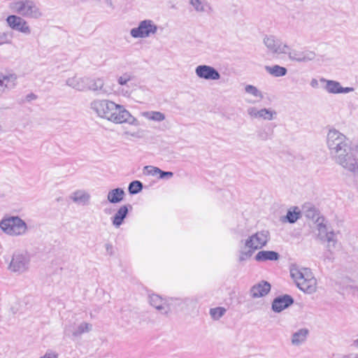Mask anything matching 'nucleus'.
<instances>
[{"label":"nucleus","instance_id":"1","mask_svg":"<svg viewBox=\"0 0 358 358\" xmlns=\"http://www.w3.org/2000/svg\"><path fill=\"white\" fill-rule=\"evenodd\" d=\"M90 108L97 117L115 124L127 123L139 126V121L134 117L122 105L117 104L106 99H96L90 104Z\"/></svg>","mask_w":358,"mask_h":358},{"label":"nucleus","instance_id":"2","mask_svg":"<svg viewBox=\"0 0 358 358\" xmlns=\"http://www.w3.org/2000/svg\"><path fill=\"white\" fill-rule=\"evenodd\" d=\"M337 163L345 169L358 172V159L352 141L337 131Z\"/></svg>","mask_w":358,"mask_h":358},{"label":"nucleus","instance_id":"3","mask_svg":"<svg viewBox=\"0 0 358 358\" xmlns=\"http://www.w3.org/2000/svg\"><path fill=\"white\" fill-rule=\"evenodd\" d=\"M270 240V233L263 229L249 236L245 240L241 241L239 251V260L245 261L252 256L256 250H260L266 245Z\"/></svg>","mask_w":358,"mask_h":358},{"label":"nucleus","instance_id":"4","mask_svg":"<svg viewBox=\"0 0 358 358\" xmlns=\"http://www.w3.org/2000/svg\"><path fill=\"white\" fill-rule=\"evenodd\" d=\"M290 275L296 286L306 294H313L317 289V280L313 276L310 269L292 265Z\"/></svg>","mask_w":358,"mask_h":358},{"label":"nucleus","instance_id":"5","mask_svg":"<svg viewBox=\"0 0 358 358\" xmlns=\"http://www.w3.org/2000/svg\"><path fill=\"white\" fill-rule=\"evenodd\" d=\"M306 217L312 220H316L317 222L318 236L321 241L326 243V248L330 255L327 256L328 258L334 259V254L336 248V239L335 234L333 231H328L327 227L323 223L324 219L319 217V213L315 208H309L306 211Z\"/></svg>","mask_w":358,"mask_h":358},{"label":"nucleus","instance_id":"6","mask_svg":"<svg viewBox=\"0 0 358 358\" xmlns=\"http://www.w3.org/2000/svg\"><path fill=\"white\" fill-rule=\"evenodd\" d=\"M0 228L10 236H24L28 229L26 222L18 216L4 217L0 221Z\"/></svg>","mask_w":358,"mask_h":358},{"label":"nucleus","instance_id":"7","mask_svg":"<svg viewBox=\"0 0 358 358\" xmlns=\"http://www.w3.org/2000/svg\"><path fill=\"white\" fill-rule=\"evenodd\" d=\"M30 263V254L26 250L19 249L13 253L8 269L12 273L20 275L29 271Z\"/></svg>","mask_w":358,"mask_h":358},{"label":"nucleus","instance_id":"8","mask_svg":"<svg viewBox=\"0 0 358 358\" xmlns=\"http://www.w3.org/2000/svg\"><path fill=\"white\" fill-rule=\"evenodd\" d=\"M10 8L19 15L27 18L38 19L42 12L36 4L31 0H20L10 4Z\"/></svg>","mask_w":358,"mask_h":358},{"label":"nucleus","instance_id":"9","mask_svg":"<svg viewBox=\"0 0 358 358\" xmlns=\"http://www.w3.org/2000/svg\"><path fill=\"white\" fill-rule=\"evenodd\" d=\"M157 29V26L152 20H144L139 22L137 27L130 30V34L134 38H145L155 34Z\"/></svg>","mask_w":358,"mask_h":358},{"label":"nucleus","instance_id":"10","mask_svg":"<svg viewBox=\"0 0 358 358\" xmlns=\"http://www.w3.org/2000/svg\"><path fill=\"white\" fill-rule=\"evenodd\" d=\"M263 43L268 51L274 55H285L289 50V45L274 35H265L263 38Z\"/></svg>","mask_w":358,"mask_h":358},{"label":"nucleus","instance_id":"11","mask_svg":"<svg viewBox=\"0 0 358 358\" xmlns=\"http://www.w3.org/2000/svg\"><path fill=\"white\" fill-rule=\"evenodd\" d=\"M289 59L299 63H307L313 61L316 57V53L308 49L296 50L292 49L289 46L287 54Z\"/></svg>","mask_w":358,"mask_h":358},{"label":"nucleus","instance_id":"12","mask_svg":"<svg viewBox=\"0 0 358 358\" xmlns=\"http://www.w3.org/2000/svg\"><path fill=\"white\" fill-rule=\"evenodd\" d=\"M17 76L15 73L0 72V96L8 93L17 85Z\"/></svg>","mask_w":358,"mask_h":358},{"label":"nucleus","instance_id":"13","mask_svg":"<svg viewBox=\"0 0 358 358\" xmlns=\"http://www.w3.org/2000/svg\"><path fill=\"white\" fill-rule=\"evenodd\" d=\"M6 22L13 30L29 35L31 34V28L27 22L20 16L10 15L7 17Z\"/></svg>","mask_w":358,"mask_h":358},{"label":"nucleus","instance_id":"14","mask_svg":"<svg viewBox=\"0 0 358 358\" xmlns=\"http://www.w3.org/2000/svg\"><path fill=\"white\" fill-rule=\"evenodd\" d=\"M134 80V76L131 73L126 72L118 76L117 82L120 85L119 92L124 96H129L135 88V85L131 83Z\"/></svg>","mask_w":358,"mask_h":358},{"label":"nucleus","instance_id":"15","mask_svg":"<svg viewBox=\"0 0 358 358\" xmlns=\"http://www.w3.org/2000/svg\"><path fill=\"white\" fill-rule=\"evenodd\" d=\"M195 73L199 78L207 80H217L220 78V73L214 67L205 64L197 66Z\"/></svg>","mask_w":358,"mask_h":358},{"label":"nucleus","instance_id":"16","mask_svg":"<svg viewBox=\"0 0 358 358\" xmlns=\"http://www.w3.org/2000/svg\"><path fill=\"white\" fill-rule=\"evenodd\" d=\"M149 302L153 308L163 315H168L171 312V307L167 301L157 294H150Z\"/></svg>","mask_w":358,"mask_h":358},{"label":"nucleus","instance_id":"17","mask_svg":"<svg viewBox=\"0 0 358 358\" xmlns=\"http://www.w3.org/2000/svg\"><path fill=\"white\" fill-rule=\"evenodd\" d=\"M294 303L293 298L287 294L278 296L272 303V310L275 313H280Z\"/></svg>","mask_w":358,"mask_h":358},{"label":"nucleus","instance_id":"18","mask_svg":"<svg viewBox=\"0 0 358 358\" xmlns=\"http://www.w3.org/2000/svg\"><path fill=\"white\" fill-rule=\"evenodd\" d=\"M270 290V283L262 280L250 288V294L252 298L257 299L265 296L269 293Z\"/></svg>","mask_w":358,"mask_h":358},{"label":"nucleus","instance_id":"19","mask_svg":"<svg viewBox=\"0 0 358 358\" xmlns=\"http://www.w3.org/2000/svg\"><path fill=\"white\" fill-rule=\"evenodd\" d=\"M70 199L76 204L87 206L90 203L91 195L84 189H78L71 194Z\"/></svg>","mask_w":358,"mask_h":358},{"label":"nucleus","instance_id":"20","mask_svg":"<svg viewBox=\"0 0 358 358\" xmlns=\"http://www.w3.org/2000/svg\"><path fill=\"white\" fill-rule=\"evenodd\" d=\"M86 81L87 77L73 76L66 79V85L77 91L85 92L87 87Z\"/></svg>","mask_w":358,"mask_h":358},{"label":"nucleus","instance_id":"21","mask_svg":"<svg viewBox=\"0 0 358 358\" xmlns=\"http://www.w3.org/2000/svg\"><path fill=\"white\" fill-rule=\"evenodd\" d=\"M128 213V206L127 205L121 206L111 217L113 225L115 228H119L124 222V220L127 217Z\"/></svg>","mask_w":358,"mask_h":358},{"label":"nucleus","instance_id":"22","mask_svg":"<svg viewBox=\"0 0 358 358\" xmlns=\"http://www.w3.org/2000/svg\"><path fill=\"white\" fill-rule=\"evenodd\" d=\"M309 331L308 329L302 328L294 332L292 336L291 343L294 346H300L306 342Z\"/></svg>","mask_w":358,"mask_h":358},{"label":"nucleus","instance_id":"23","mask_svg":"<svg viewBox=\"0 0 358 358\" xmlns=\"http://www.w3.org/2000/svg\"><path fill=\"white\" fill-rule=\"evenodd\" d=\"M280 255L274 251L262 250L257 252L255 259L257 262L277 261Z\"/></svg>","mask_w":358,"mask_h":358},{"label":"nucleus","instance_id":"24","mask_svg":"<svg viewBox=\"0 0 358 358\" xmlns=\"http://www.w3.org/2000/svg\"><path fill=\"white\" fill-rule=\"evenodd\" d=\"M86 91H103L104 86V80L102 78H91L87 77V81L85 83Z\"/></svg>","mask_w":358,"mask_h":358},{"label":"nucleus","instance_id":"25","mask_svg":"<svg viewBox=\"0 0 358 358\" xmlns=\"http://www.w3.org/2000/svg\"><path fill=\"white\" fill-rule=\"evenodd\" d=\"M125 192L123 189L117 187L108 192L107 199L111 203H117L124 199Z\"/></svg>","mask_w":358,"mask_h":358},{"label":"nucleus","instance_id":"26","mask_svg":"<svg viewBox=\"0 0 358 358\" xmlns=\"http://www.w3.org/2000/svg\"><path fill=\"white\" fill-rule=\"evenodd\" d=\"M189 4L197 13H205L212 9L206 0H189Z\"/></svg>","mask_w":358,"mask_h":358},{"label":"nucleus","instance_id":"27","mask_svg":"<svg viewBox=\"0 0 358 358\" xmlns=\"http://www.w3.org/2000/svg\"><path fill=\"white\" fill-rule=\"evenodd\" d=\"M265 70L267 73L271 74L274 77H282L287 74V70L285 67L279 66V65H273V66H266Z\"/></svg>","mask_w":358,"mask_h":358},{"label":"nucleus","instance_id":"28","mask_svg":"<svg viewBox=\"0 0 358 358\" xmlns=\"http://www.w3.org/2000/svg\"><path fill=\"white\" fill-rule=\"evenodd\" d=\"M141 115L148 120L154 122H162L165 120V115L159 111H145L141 113Z\"/></svg>","mask_w":358,"mask_h":358},{"label":"nucleus","instance_id":"29","mask_svg":"<svg viewBox=\"0 0 358 358\" xmlns=\"http://www.w3.org/2000/svg\"><path fill=\"white\" fill-rule=\"evenodd\" d=\"M301 217V210L296 206L290 208L285 217L286 220L291 224L296 222Z\"/></svg>","mask_w":358,"mask_h":358},{"label":"nucleus","instance_id":"30","mask_svg":"<svg viewBox=\"0 0 358 358\" xmlns=\"http://www.w3.org/2000/svg\"><path fill=\"white\" fill-rule=\"evenodd\" d=\"M92 325L87 322L80 323L77 329L71 331L72 336L74 337H78L84 333H87L92 331Z\"/></svg>","mask_w":358,"mask_h":358},{"label":"nucleus","instance_id":"31","mask_svg":"<svg viewBox=\"0 0 358 358\" xmlns=\"http://www.w3.org/2000/svg\"><path fill=\"white\" fill-rule=\"evenodd\" d=\"M327 144L331 153L336 152V129H329L327 136Z\"/></svg>","mask_w":358,"mask_h":358},{"label":"nucleus","instance_id":"32","mask_svg":"<svg viewBox=\"0 0 358 358\" xmlns=\"http://www.w3.org/2000/svg\"><path fill=\"white\" fill-rule=\"evenodd\" d=\"M258 119L264 120H272L276 115V112L271 109L262 108L259 111Z\"/></svg>","mask_w":358,"mask_h":358},{"label":"nucleus","instance_id":"33","mask_svg":"<svg viewBox=\"0 0 358 358\" xmlns=\"http://www.w3.org/2000/svg\"><path fill=\"white\" fill-rule=\"evenodd\" d=\"M226 312L227 309L224 307L213 308L209 310L210 315L213 320H219Z\"/></svg>","mask_w":358,"mask_h":358},{"label":"nucleus","instance_id":"34","mask_svg":"<svg viewBox=\"0 0 358 358\" xmlns=\"http://www.w3.org/2000/svg\"><path fill=\"white\" fill-rule=\"evenodd\" d=\"M320 83L322 84V87L329 93L336 94V81L328 80L324 78H320Z\"/></svg>","mask_w":358,"mask_h":358},{"label":"nucleus","instance_id":"35","mask_svg":"<svg viewBox=\"0 0 358 358\" xmlns=\"http://www.w3.org/2000/svg\"><path fill=\"white\" fill-rule=\"evenodd\" d=\"M143 184L139 180H134L129 185V192L131 194H136L143 189Z\"/></svg>","mask_w":358,"mask_h":358},{"label":"nucleus","instance_id":"36","mask_svg":"<svg viewBox=\"0 0 358 358\" xmlns=\"http://www.w3.org/2000/svg\"><path fill=\"white\" fill-rule=\"evenodd\" d=\"M245 90L247 93L252 94L255 97L259 98L260 99L263 98L262 92L255 86L248 85L245 86Z\"/></svg>","mask_w":358,"mask_h":358},{"label":"nucleus","instance_id":"37","mask_svg":"<svg viewBox=\"0 0 358 358\" xmlns=\"http://www.w3.org/2000/svg\"><path fill=\"white\" fill-rule=\"evenodd\" d=\"M12 36L8 32L0 31V45L11 43Z\"/></svg>","mask_w":358,"mask_h":358},{"label":"nucleus","instance_id":"38","mask_svg":"<svg viewBox=\"0 0 358 358\" xmlns=\"http://www.w3.org/2000/svg\"><path fill=\"white\" fill-rule=\"evenodd\" d=\"M144 171L147 175L155 176H157L160 171V169L153 166H145Z\"/></svg>","mask_w":358,"mask_h":358},{"label":"nucleus","instance_id":"39","mask_svg":"<svg viewBox=\"0 0 358 358\" xmlns=\"http://www.w3.org/2000/svg\"><path fill=\"white\" fill-rule=\"evenodd\" d=\"M259 111V110H258L255 107H250L247 110V113L250 115V117L252 118H255V119H258Z\"/></svg>","mask_w":358,"mask_h":358},{"label":"nucleus","instance_id":"40","mask_svg":"<svg viewBox=\"0 0 358 358\" xmlns=\"http://www.w3.org/2000/svg\"><path fill=\"white\" fill-rule=\"evenodd\" d=\"M353 91H354L353 87H343L340 85L339 83L337 82V94H338V93L346 94V93H349V92H351Z\"/></svg>","mask_w":358,"mask_h":358},{"label":"nucleus","instance_id":"41","mask_svg":"<svg viewBox=\"0 0 358 358\" xmlns=\"http://www.w3.org/2000/svg\"><path fill=\"white\" fill-rule=\"evenodd\" d=\"M158 175L159 179H170L173 176V173L171 171H164L160 169Z\"/></svg>","mask_w":358,"mask_h":358},{"label":"nucleus","instance_id":"42","mask_svg":"<svg viewBox=\"0 0 358 358\" xmlns=\"http://www.w3.org/2000/svg\"><path fill=\"white\" fill-rule=\"evenodd\" d=\"M141 133H142V131H141V130H138V131H134V132L125 131L124 132V135L126 136H131V137H134V138H140L142 137Z\"/></svg>","mask_w":358,"mask_h":358},{"label":"nucleus","instance_id":"43","mask_svg":"<svg viewBox=\"0 0 358 358\" xmlns=\"http://www.w3.org/2000/svg\"><path fill=\"white\" fill-rule=\"evenodd\" d=\"M185 304L187 306H190L193 309L196 308L198 301L196 299L192 298V299H187L185 301Z\"/></svg>","mask_w":358,"mask_h":358},{"label":"nucleus","instance_id":"44","mask_svg":"<svg viewBox=\"0 0 358 358\" xmlns=\"http://www.w3.org/2000/svg\"><path fill=\"white\" fill-rule=\"evenodd\" d=\"M40 358H58V355L51 350H48L45 354Z\"/></svg>","mask_w":358,"mask_h":358},{"label":"nucleus","instance_id":"45","mask_svg":"<svg viewBox=\"0 0 358 358\" xmlns=\"http://www.w3.org/2000/svg\"><path fill=\"white\" fill-rule=\"evenodd\" d=\"M105 248L108 255L111 256L114 254L113 246L112 244L109 243H106Z\"/></svg>","mask_w":358,"mask_h":358},{"label":"nucleus","instance_id":"46","mask_svg":"<svg viewBox=\"0 0 358 358\" xmlns=\"http://www.w3.org/2000/svg\"><path fill=\"white\" fill-rule=\"evenodd\" d=\"M310 85L313 88H317L319 87V81L315 78H313L310 81Z\"/></svg>","mask_w":358,"mask_h":358},{"label":"nucleus","instance_id":"47","mask_svg":"<svg viewBox=\"0 0 358 358\" xmlns=\"http://www.w3.org/2000/svg\"><path fill=\"white\" fill-rule=\"evenodd\" d=\"M27 101H31L36 99V96L34 94H29L26 97Z\"/></svg>","mask_w":358,"mask_h":358},{"label":"nucleus","instance_id":"48","mask_svg":"<svg viewBox=\"0 0 358 358\" xmlns=\"http://www.w3.org/2000/svg\"><path fill=\"white\" fill-rule=\"evenodd\" d=\"M259 136L262 140H266V139H268V135H267V134H266V133H262V132H261V133H259Z\"/></svg>","mask_w":358,"mask_h":358},{"label":"nucleus","instance_id":"49","mask_svg":"<svg viewBox=\"0 0 358 358\" xmlns=\"http://www.w3.org/2000/svg\"><path fill=\"white\" fill-rule=\"evenodd\" d=\"M353 294L358 295V287H354L353 288Z\"/></svg>","mask_w":358,"mask_h":358},{"label":"nucleus","instance_id":"50","mask_svg":"<svg viewBox=\"0 0 358 358\" xmlns=\"http://www.w3.org/2000/svg\"><path fill=\"white\" fill-rule=\"evenodd\" d=\"M354 346L358 348V339L355 340L353 343Z\"/></svg>","mask_w":358,"mask_h":358},{"label":"nucleus","instance_id":"51","mask_svg":"<svg viewBox=\"0 0 358 358\" xmlns=\"http://www.w3.org/2000/svg\"><path fill=\"white\" fill-rule=\"evenodd\" d=\"M69 331V330L68 329H65V332H67V331Z\"/></svg>","mask_w":358,"mask_h":358}]
</instances>
